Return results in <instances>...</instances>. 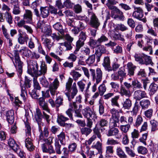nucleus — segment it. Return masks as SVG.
Wrapping results in <instances>:
<instances>
[{
  "label": "nucleus",
  "instance_id": "nucleus-1",
  "mask_svg": "<svg viewBox=\"0 0 158 158\" xmlns=\"http://www.w3.org/2000/svg\"><path fill=\"white\" fill-rule=\"evenodd\" d=\"M90 75L92 77V80L95 82L92 88V91L94 92L97 89V85L100 83L102 79V72L101 69L97 68L96 70L95 69H89Z\"/></svg>",
  "mask_w": 158,
  "mask_h": 158
},
{
  "label": "nucleus",
  "instance_id": "nucleus-2",
  "mask_svg": "<svg viewBox=\"0 0 158 158\" xmlns=\"http://www.w3.org/2000/svg\"><path fill=\"white\" fill-rule=\"evenodd\" d=\"M13 52L14 59L13 57H10V58L17 72L18 76H20L23 72V63L20 60L18 50H14Z\"/></svg>",
  "mask_w": 158,
  "mask_h": 158
},
{
  "label": "nucleus",
  "instance_id": "nucleus-3",
  "mask_svg": "<svg viewBox=\"0 0 158 158\" xmlns=\"http://www.w3.org/2000/svg\"><path fill=\"white\" fill-rule=\"evenodd\" d=\"M57 136L58 140L55 141V150L56 154L60 155L62 153L60 150L61 145L59 143V141L62 145H64L65 144L66 135L64 132L62 131Z\"/></svg>",
  "mask_w": 158,
  "mask_h": 158
},
{
  "label": "nucleus",
  "instance_id": "nucleus-4",
  "mask_svg": "<svg viewBox=\"0 0 158 158\" xmlns=\"http://www.w3.org/2000/svg\"><path fill=\"white\" fill-rule=\"evenodd\" d=\"M38 68L39 65L36 60H30L28 63L27 72L32 77H37Z\"/></svg>",
  "mask_w": 158,
  "mask_h": 158
},
{
  "label": "nucleus",
  "instance_id": "nucleus-5",
  "mask_svg": "<svg viewBox=\"0 0 158 158\" xmlns=\"http://www.w3.org/2000/svg\"><path fill=\"white\" fill-rule=\"evenodd\" d=\"M45 111L43 110L42 113L39 108H36L35 116L36 120L38 122H40L43 118L45 119L48 123H49L50 121V116Z\"/></svg>",
  "mask_w": 158,
  "mask_h": 158
},
{
  "label": "nucleus",
  "instance_id": "nucleus-6",
  "mask_svg": "<svg viewBox=\"0 0 158 158\" xmlns=\"http://www.w3.org/2000/svg\"><path fill=\"white\" fill-rule=\"evenodd\" d=\"M63 97L60 96L56 97L55 102L52 99H50L48 100V102L52 107L55 108L56 111L58 112L59 110V107L63 105Z\"/></svg>",
  "mask_w": 158,
  "mask_h": 158
},
{
  "label": "nucleus",
  "instance_id": "nucleus-7",
  "mask_svg": "<svg viewBox=\"0 0 158 158\" xmlns=\"http://www.w3.org/2000/svg\"><path fill=\"white\" fill-rule=\"evenodd\" d=\"M87 36L85 32L81 31L80 33L79 40L76 42V48L74 53L76 54H77L80 48L83 46L84 44V41L86 40Z\"/></svg>",
  "mask_w": 158,
  "mask_h": 158
},
{
  "label": "nucleus",
  "instance_id": "nucleus-8",
  "mask_svg": "<svg viewBox=\"0 0 158 158\" xmlns=\"http://www.w3.org/2000/svg\"><path fill=\"white\" fill-rule=\"evenodd\" d=\"M133 7L134 11L132 14L133 17L144 23H146L147 21L146 18L145 17L142 18L143 16V14L142 8L140 7H136L135 6H134Z\"/></svg>",
  "mask_w": 158,
  "mask_h": 158
},
{
  "label": "nucleus",
  "instance_id": "nucleus-9",
  "mask_svg": "<svg viewBox=\"0 0 158 158\" xmlns=\"http://www.w3.org/2000/svg\"><path fill=\"white\" fill-rule=\"evenodd\" d=\"M89 14L90 15V25L94 29H98L100 23L95 14L92 12L89 11Z\"/></svg>",
  "mask_w": 158,
  "mask_h": 158
},
{
  "label": "nucleus",
  "instance_id": "nucleus-10",
  "mask_svg": "<svg viewBox=\"0 0 158 158\" xmlns=\"http://www.w3.org/2000/svg\"><path fill=\"white\" fill-rule=\"evenodd\" d=\"M91 84L90 81L87 83L86 81L84 79H82L77 82V85L80 91L82 92L84 91L85 89V91L88 92Z\"/></svg>",
  "mask_w": 158,
  "mask_h": 158
},
{
  "label": "nucleus",
  "instance_id": "nucleus-11",
  "mask_svg": "<svg viewBox=\"0 0 158 158\" xmlns=\"http://www.w3.org/2000/svg\"><path fill=\"white\" fill-rule=\"evenodd\" d=\"M38 102L42 110L45 111L47 113H50V110L49 109L48 104L45 100L43 97H40L38 98Z\"/></svg>",
  "mask_w": 158,
  "mask_h": 158
},
{
  "label": "nucleus",
  "instance_id": "nucleus-12",
  "mask_svg": "<svg viewBox=\"0 0 158 158\" xmlns=\"http://www.w3.org/2000/svg\"><path fill=\"white\" fill-rule=\"evenodd\" d=\"M110 32L111 36L115 40H119L122 42L125 41L123 35L119 33L115 28L110 31Z\"/></svg>",
  "mask_w": 158,
  "mask_h": 158
},
{
  "label": "nucleus",
  "instance_id": "nucleus-13",
  "mask_svg": "<svg viewBox=\"0 0 158 158\" xmlns=\"http://www.w3.org/2000/svg\"><path fill=\"white\" fill-rule=\"evenodd\" d=\"M82 113L84 116L86 118H92L96 115L95 113L89 106H87L83 109L82 110Z\"/></svg>",
  "mask_w": 158,
  "mask_h": 158
},
{
  "label": "nucleus",
  "instance_id": "nucleus-14",
  "mask_svg": "<svg viewBox=\"0 0 158 158\" xmlns=\"http://www.w3.org/2000/svg\"><path fill=\"white\" fill-rule=\"evenodd\" d=\"M115 15H113L112 17L115 19L120 21H123L125 19V16L123 12L120 9L117 8L113 10Z\"/></svg>",
  "mask_w": 158,
  "mask_h": 158
},
{
  "label": "nucleus",
  "instance_id": "nucleus-15",
  "mask_svg": "<svg viewBox=\"0 0 158 158\" xmlns=\"http://www.w3.org/2000/svg\"><path fill=\"white\" fill-rule=\"evenodd\" d=\"M59 82L57 78H55L52 84L50 85L49 86V89L51 94L52 96H54L55 94L56 90L59 86Z\"/></svg>",
  "mask_w": 158,
  "mask_h": 158
},
{
  "label": "nucleus",
  "instance_id": "nucleus-16",
  "mask_svg": "<svg viewBox=\"0 0 158 158\" xmlns=\"http://www.w3.org/2000/svg\"><path fill=\"white\" fill-rule=\"evenodd\" d=\"M23 19L26 20V23H32V13L30 10L27 9L25 10Z\"/></svg>",
  "mask_w": 158,
  "mask_h": 158
},
{
  "label": "nucleus",
  "instance_id": "nucleus-17",
  "mask_svg": "<svg viewBox=\"0 0 158 158\" xmlns=\"http://www.w3.org/2000/svg\"><path fill=\"white\" fill-rule=\"evenodd\" d=\"M14 113L13 110H11L6 112L5 116L9 123L12 124L14 121Z\"/></svg>",
  "mask_w": 158,
  "mask_h": 158
},
{
  "label": "nucleus",
  "instance_id": "nucleus-18",
  "mask_svg": "<svg viewBox=\"0 0 158 158\" xmlns=\"http://www.w3.org/2000/svg\"><path fill=\"white\" fill-rule=\"evenodd\" d=\"M119 131L117 128L112 127L108 131L107 135L108 136H116L117 139H119L121 137V135H119Z\"/></svg>",
  "mask_w": 158,
  "mask_h": 158
},
{
  "label": "nucleus",
  "instance_id": "nucleus-19",
  "mask_svg": "<svg viewBox=\"0 0 158 158\" xmlns=\"http://www.w3.org/2000/svg\"><path fill=\"white\" fill-rule=\"evenodd\" d=\"M42 40L43 41L42 44L45 48L50 51L54 45L53 42H52L51 39L48 38H42Z\"/></svg>",
  "mask_w": 158,
  "mask_h": 158
},
{
  "label": "nucleus",
  "instance_id": "nucleus-20",
  "mask_svg": "<svg viewBox=\"0 0 158 158\" xmlns=\"http://www.w3.org/2000/svg\"><path fill=\"white\" fill-rule=\"evenodd\" d=\"M78 92L77 88H71V90L68 92H66L65 94L68 97L69 101H70L73 98Z\"/></svg>",
  "mask_w": 158,
  "mask_h": 158
},
{
  "label": "nucleus",
  "instance_id": "nucleus-21",
  "mask_svg": "<svg viewBox=\"0 0 158 158\" xmlns=\"http://www.w3.org/2000/svg\"><path fill=\"white\" fill-rule=\"evenodd\" d=\"M25 145L27 149L30 152L35 149V146L33 143L32 140L29 137L25 139Z\"/></svg>",
  "mask_w": 158,
  "mask_h": 158
},
{
  "label": "nucleus",
  "instance_id": "nucleus-22",
  "mask_svg": "<svg viewBox=\"0 0 158 158\" xmlns=\"http://www.w3.org/2000/svg\"><path fill=\"white\" fill-rule=\"evenodd\" d=\"M146 95V94L144 91L138 90L135 92L134 98L136 100H140L144 98Z\"/></svg>",
  "mask_w": 158,
  "mask_h": 158
},
{
  "label": "nucleus",
  "instance_id": "nucleus-23",
  "mask_svg": "<svg viewBox=\"0 0 158 158\" xmlns=\"http://www.w3.org/2000/svg\"><path fill=\"white\" fill-rule=\"evenodd\" d=\"M104 127H100L99 128H98L96 126L95 128L93 129V131L94 133L97 135V137L100 139L101 140V139L102 135L101 134V133L104 132L106 131V129Z\"/></svg>",
  "mask_w": 158,
  "mask_h": 158
},
{
  "label": "nucleus",
  "instance_id": "nucleus-24",
  "mask_svg": "<svg viewBox=\"0 0 158 158\" xmlns=\"http://www.w3.org/2000/svg\"><path fill=\"white\" fill-rule=\"evenodd\" d=\"M40 15L43 18L47 17L49 14V9L48 7H41L40 9Z\"/></svg>",
  "mask_w": 158,
  "mask_h": 158
},
{
  "label": "nucleus",
  "instance_id": "nucleus-25",
  "mask_svg": "<svg viewBox=\"0 0 158 158\" xmlns=\"http://www.w3.org/2000/svg\"><path fill=\"white\" fill-rule=\"evenodd\" d=\"M39 130L40 133L39 135V139H41V137L43 136V138H47L49 135V131L48 128L45 126L44 129L43 131H42L41 127L40 126L39 127Z\"/></svg>",
  "mask_w": 158,
  "mask_h": 158
},
{
  "label": "nucleus",
  "instance_id": "nucleus-26",
  "mask_svg": "<svg viewBox=\"0 0 158 158\" xmlns=\"http://www.w3.org/2000/svg\"><path fill=\"white\" fill-rule=\"evenodd\" d=\"M8 144L14 151H17L19 148L18 145L15 143L14 139L12 138H10L8 139Z\"/></svg>",
  "mask_w": 158,
  "mask_h": 158
},
{
  "label": "nucleus",
  "instance_id": "nucleus-27",
  "mask_svg": "<svg viewBox=\"0 0 158 158\" xmlns=\"http://www.w3.org/2000/svg\"><path fill=\"white\" fill-rule=\"evenodd\" d=\"M119 78V80L121 83H122L124 78L126 77L127 76V73L125 69L122 67L119 69L117 72Z\"/></svg>",
  "mask_w": 158,
  "mask_h": 158
},
{
  "label": "nucleus",
  "instance_id": "nucleus-28",
  "mask_svg": "<svg viewBox=\"0 0 158 158\" xmlns=\"http://www.w3.org/2000/svg\"><path fill=\"white\" fill-rule=\"evenodd\" d=\"M110 58L108 56L105 57L102 64L106 70L108 71L110 67Z\"/></svg>",
  "mask_w": 158,
  "mask_h": 158
},
{
  "label": "nucleus",
  "instance_id": "nucleus-29",
  "mask_svg": "<svg viewBox=\"0 0 158 158\" xmlns=\"http://www.w3.org/2000/svg\"><path fill=\"white\" fill-rule=\"evenodd\" d=\"M19 52L23 56L27 57H29L30 54L31 52V50L26 47H23L19 50Z\"/></svg>",
  "mask_w": 158,
  "mask_h": 158
},
{
  "label": "nucleus",
  "instance_id": "nucleus-30",
  "mask_svg": "<svg viewBox=\"0 0 158 158\" xmlns=\"http://www.w3.org/2000/svg\"><path fill=\"white\" fill-rule=\"evenodd\" d=\"M143 62L142 63V64H145L147 65L150 64L152 65L153 64L150 56L143 53Z\"/></svg>",
  "mask_w": 158,
  "mask_h": 158
},
{
  "label": "nucleus",
  "instance_id": "nucleus-31",
  "mask_svg": "<svg viewBox=\"0 0 158 158\" xmlns=\"http://www.w3.org/2000/svg\"><path fill=\"white\" fill-rule=\"evenodd\" d=\"M47 71V66L44 63H42L40 66V69L38 70L37 73V76H40L42 75H44Z\"/></svg>",
  "mask_w": 158,
  "mask_h": 158
},
{
  "label": "nucleus",
  "instance_id": "nucleus-32",
  "mask_svg": "<svg viewBox=\"0 0 158 158\" xmlns=\"http://www.w3.org/2000/svg\"><path fill=\"white\" fill-rule=\"evenodd\" d=\"M118 3V2L116 0H108L106 5L109 9L114 10L117 8L114 5Z\"/></svg>",
  "mask_w": 158,
  "mask_h": 158
},
{
  "label": "nucleus",
  "instance_id": "nucleus-33",
  "mask_svg": "<svg viewBox=\"0 0 158 158\" xmlns=\"http://www.w3.org/2000/svg\"><path fill=\"white\" fill-rule=\"evenodd\" d=\"M69 119L68 118L66 117L62 114H60L58 116L57 121L60 126H62L65 122Z\"/></svg>",
  "mask_w": 158,
  "mask_h": 158
},
{
  "label": "nucleus",
  "instance_id": "nucleus-34",
  "mask_svg": "<svg viewBox=\"0 0 158 158\" xmlns=\"http://www.w3.org/2000/svg\"><path fill=\"white\" fill-rule=\"evenodd\" d=\"M158 88V86L156 84L154 83H151L149 89L150 95H152L154 94L156 92Z\"/></svg>",
  "mask_w": 158,
  "mask_h": 158
},
{
  "label": "nucleus",
  "instance_id": "nucleus-35",
  "mask_svg": "<svg viewBox=\"0 0 158 158\" xmlns=\"http://www.w3.org/2000/svg\"><path fill=\"white\" fill-rule=\"evenodd\" d=\"M127 65L128 66V75L130 76H133L136 66L133 65L132 63H128Z\"/></svg>",
  "mask_w": 158,
  "mask_h": 158
},
{
  "label": "nucleus",
  "instance_id": "nucleus-36",
  "mask_svg": "<svg viewBox=\"0 0 158 158\" xmlns=\"http://www.w3.org/2000/svg\"><path fill=\"white\" fill-rule=\"evenodd\" d=\"M53 28L62 35H64V31L63 29L62 25L60 23H56L53 26Z\"/></svg>",
  "mask_w": 158,
  "mask_h": 158
},
{
  "label": "nucleus",
  "instance_id": "nucleus-37",
  "mask_svg": "<svg viewBox=\"0 0 158 158\" xmlns=\"http://www.w3.org/2000/svg\"><path fill=\"white\" fill-rule=\"evenodd\" d=\"M139 103L143 109H147L150 105V102L148 99H143L139 102Z\"/></svg>",
  "mask_w": 158,
  "mask_h": 158
},
{
  "label": "nucleus",
  "instance_id": "nucleus-38",
  "mask_svg": "<svg viewBox=\"0 0 158 158\" xmlns=\"http://www.w3.org/2000/svg\"><path fill=\"white\" fill-rule=\"evenodd\" d=\"M43 138V136L41 137V139H39V141L42 142H45V144L48 145H51L52 143V139L53 137H50L48 138Z\"/></svg>",
  "mask_w": 158,
  "mask_h": 158
},
{
  "label": "nucleus",
  "instance_id": "nucleus-39",
  "mask_svg": "<svg viewBox=\"0 0 158 158\" xmlns=\"http://www.w3.org/2000/svg\"><path fill=\"white\" fill-rule=\"evenodd\" d=\"M116 152L117 155L120 158H127V156L120 147H117Z\"/></svg>",
  "mask_w": 158,
  "mask_h": 158
},
{
  "label": "nucleus",
  "instance_id": "nucleus-40",
  "mask_svg": "<svg viewBox=\"0 0 158 158\" xmlns=\"http://www.w3.org/2000/svg\"><path fill=\"white\" fill-rule=\"evenodd\" d=\"M132 105L131 101L129 98H127L123 104V107L124 109H129Z\"/></svg>",
  "mask_w": 158,
  "mask_h": 158
},
{
  "label": "nucleus",
  "instance_id": "nucleus-41",
  "mask_svg": "<svg viewBox=\"0 0 158 158\" xmlns=\"http://www.w3.org/2000/svg\"><path fill=\"white\" fill-rule=\"evenodd\" d=\"M139 100H136L135 104V106L133 108L132 110L131 111L132 115L133 116H136L138 113L139 107L138 101Z\"/></svg>",
  "mask_w": 158,
  "mask_h": 158
},
{
  "label": "nucleus",
  "instance_id": "nucleus-42",
  "mask_svg": "<svg viewBox=\"0 0 158 158\" xmlns=\"http://www.w3.org/2000/svg\"><path fill=\"white\" fill-rule=\"evenodd\" d=\"M70 74L72 76L73 79L75 81L77 80L81 76V73L74 70L71 71Z\"/></svg>",
  "mask_w": 158,
  "mask_h": 158
},
{
  "label": "nucleus",
  "instance_id": "nucleus-43",
  "mask_svg": "<svg viewBox=\"0 0 158 158\" xmlns=\"http://www.w3.org/2000/svg\"><path fill=\"white\" fill-rule=\"evenodd\" d=\"M150 122L152 126V131H154L158 130V122L152 119L151 120Z\"/></svg>",
  "mask_w": 158,
  "mask_h": 158
},
{
  "label": "nucleus",
  "instance_id": "nucleus-44",
  "mask_svg": "<svg viewBox=\"0 0 158 158\" xmlns=\"http://www.w3.org/2000/svg\"><path fill=\"white\" fill-rule=\"evenodd\" d=\"M29 40L28 36L26 34L24 36L21 37H18V43L21 44H25V42L27 43V41Z\"/></svg>",
  "mask_w": 158,
  "mask_h": 158
},
{
  "label": "nucleus",
  "instance_id": "nucleus-45",
  "mask_svg": "<svg viewBox=\"0 0 158 158\" xmlns=\"http://www.w3.org/2000/svg\"><path fill=\"white\" fill-rule=\"evenodd\" d=\"M102 143L99 141H97L96 143L92 145V147L96 149L98 151V154L102 153Z\"/></svg>",
  "mask_w": 158,
  "mask_h": 158
},
{
  "label": "nucleus",
  "instance_id": "nucleus-46",
  "mask_svg": "<svg viewBox=\"0 0 158 158\" xmlns=\"http://www.w3.org/2000/svg\"><path fill=\"white\" fill-rule=\"evenodd\" d=\"M95 59V55L93 54L89 56L88 58L86 60V63L89 65L90 66L94 62Z\"/></svg>",
  "mask_w": 158,
  "mask_h": 158
},
{
  "label": "nucleus",
  "instance_id": "nucleus-47",
  "mask_svg": "<svg viewBox=\"0 0 158 158\" xmlns=\"http://www.w3.org/2000/svg\"><path fill=\"white\" fill-rule=\"evenodd\" d=\"M143 53L141 54L136 53L134 55L135 60L138 62L139 64H142L143 62Z\"/></svg>",
  "mask_w": 158,
  "mask_h": 158
},
{
  "label": "nucleus",
  "instance_id": "nucleus-48",
  "mask_svg": "<svg viewBox=\"0 0 158 158\" xmlns=\"http://www.w3.org/2000/svg\"><path fill=\"white\" fill-rule=\"evenodd\" d=\"M120 64L116 62H114L112 64V67L110 66L108 72L113 71L114 72L116 71L120 67Z\"/></svg>",
  "mask_w": 158,
  "mask_h": 158
},
{
  "label": "nucleus",
  "instance_id": "nucleus-49",
  "mask_svg": "<svg viewBox=\"0 0 158 158\" xmlns=\"http://www.w3.org/2000/svg\"><path fill=\"white\" fill-rule=\"evenodd\" d=\"M92 131V129L88 127H83L81 128V131L82 134L86 136L90 134Z\"/></svg>",
  "mask_w": 158,
  "mask_h": 158
},
{
  "label": "nucleus",
  "instance_id": "nucleus-50",
  "mask_svg": "<svg viewBox=\"0 0 158 158\" xmlns=\"http://www.w3.org/2000/svg\"><path fill=\"white\" fill-rule=\"evenodd\" d=\"M131 127L130 124H127L125 125H121L120 126L119 128L122 133H126L129 130Z\"/></svg>",
  "mask_w": 158,
  "mask_h": 158
},
{
  "label": "nucleus",
  "instance_id": "nucleus-51",
  "mask_svg": "<svg viewBox=\"0 0 158 158\" xmlns=\"http://www.w3.org/2000/svg\"><path fill=\"white\" fill-rule=\"evenodd\" d=\"M26 127V132L27 135L30 136L31 134V128L28 121H24Z\"/></svg>",
  "mask_w": 158,
  "mask_h": 158
},
{
  "label": "nucleus",
  "instance_id": "nucleus-52",
  "mask_svg": "<svg viewBox=\"0 0 158 158\" xmlns=\"http://www.w3.org/2000/svg\"><path fill=\"white\" fill-rule=\"evenodd\" d=\"M120 94L122 96L125 95L128 97H130L131 95L130 91L127 90L125 87L123 86L121 87Z\"/></svg>",
  "mask_w": 158,
  "mask_h": 158
},
{
  "label": "nucleus",
  "instance_id": "nucleus-53",
  "mask_svg": "<svg viewBox=\"0 0 158 158\" xmlns=\"http://www.w3.org/2000/svg\"><path fill=\"white\" fill-rule=\"evenodd\" d=\"M119 98V96H116L112 98L111 100V105L113 106L119 107V105L118 102V100Z\"/></svg>",
  "mask_w": 158,
  "mask_h": 158
},
{
  "label": "nucleus",
  "instance_id": "nucleus-54",
  "mask_svg": "<svg viewBox=\"0 0 158 158\" xmlns=\"http://www.w3.org/2000/svg\"><path fill=\"white\" fill-rule=\"evenodd\" d=\"M106 88L104 84H101L98 87V90L101 96H102L106 91Z\"/></svg>",
  "mask_w": 158,
  "mask_h": 158
},
{
  "label": "nucleus",
  "instance_id": "nucleus-55",
  "mask_svg": "<svg viewBox=\"0 0 158 158\" xmlns=\"http://www.w3.org/2000/svg\"><path fill=\"white\" fill-rule=\"evenodd\" d=\"M125 151L128 155L131 157H134L136 155L134 151L131 149L129 147L126 146L125 147Z\"/></svg>",
  "mask_w": 158,
  "mask_h": 158
},
{
  "label": "nucleus",
  "instance_id": "nucleus-56",
  "mask_svg": "<svg viewBox=\"0 0 158 158\" xmlns=\"http://www.w3.org/2000/svg\"><path fill=\"white\" fill-rule=\"evenodd\" d=\"M142 117L140 115H138L136 118V121L134 126L138 128L142 124L143 122Z\"/></svg>",
  "mask_w": 158,
  "mask_h": 158
},
{
  "label": "nucleus",
  "instance_id": "nucleus-57",
  "mask_svg": "<svg viewBox=\"0 0 158 158\" xmlns=\"http://www.w3.org/2000/svg\"><path fill=\"white\" fill-rule=\"evenodd\" d=\"M71 43L70 42H65L63 43H60L59 44L62 46L64 47L66 50H71L72 48Z\"/></svg>",
  "mask_w": 158,
  "mask_h": 158
},
{
  "label": "nucleus",
  "instance_id": "nucleus-58",
  "mask_svg": "<svg viewBox=\"0 0 158 158\" xmlns=\"http://www.w3.org/2000/svg\"><path fill=\"white\" fill-rule=\"evenodd\" d=\"M64 33L63 35L60 34L59 35H57L55 33H53L51 35V37L54 40L58 41L60 40L63 39L64 38Z\"/></svg>",
  "mask_w": 158,
  "mask_h": 158
},
{
  "label": "nucleus",
  "instance_id": "nucleus-59",
  "mask_svg": "<svg viewBox=\"0 0 158 158\" xmlns=\"http://www.w3.org/2000/svg\"><path fill=\"white\" fill-rule=\"evenodd\" d=\"M114 28L117 30H120L122 31H124L128 29L127 26L122 24H117Z\"/></svg>",
  "mask_w": 158,
  "mask_h": 158
},
{
  "label": "nucleus",
  "instance_id": "nucleus-60",
  "mask_svg": "<svg viewBox=\"0 0 158 158\" xmlns=\"http://www.w3.org/2000/svg\"><path fill=\"white\" fill-rule=\"evenodd\" d=\"M108 122L107 120L103 118H102L100 119L97 123L96 125L99 126L101 127H105L107 126Z\"/></svg>",
  "mask_w": 158,
  "mask_h": 158
},
{
  "label": "nucleus",
  "instance_id": "nucleus-61",
  "mask_svg": "<svg viewBox=\"0 0 158 158\" xmlns=\"http://www.w3.org/2000/svg\"><path fill=\"white\" fill-rule=\"evenodd\" d=\"M89 46L93 48L97 47L100 44L99 43L97 40L93 39H90L89 42Z\"/></svg>",
  "mask_w": 158,
  "mask_h": 158
},
{
  "label": "nucleus",
  "instance_id": "nucleus-62",
  "mask_svg": "<svg viewBox=\"0 0 158 158\" xmlns=\"http://www.w3.org/2000/svg\"><path fill=\"white\" fill-rule=\"evenodd\" d=\"M119 120L117 117H111L110 119V123L112 124V126L114 127H118L117 124L119 122Z\"/></svg>",
  "mask_w": 158,
  "mask_h": 158
},
{
  "label": "nucleus",
  "instance_id": "nucleus-63",
  "mask_svg": "<svg viewBox=\"0 0 158 158\" xmlns=\"http://www.w3.org/2000/svg\"><path fill=\"white\" fill-rule=\"evenodd\" d=\"M137 150L138 153L143 155L146 154L148 152L147 149L145 147L142 146L139 147Z\"/></svg>",
  "mask_w": 158,
  "mask_h": 158
},
{
  "label": "nucleus",
  "instance_id": "nucleus-64",
  "mask_svg": "<svg viewBox=\"0 0 158 158\" xmlns=\"http://www.w3.org/2000/svg\"><path fill=\"white\" fill-rule=\"evenodd\" d=\"M131 85L134 88H142L141 84L136 80H135L132 81Z\"/></svg>",
  "mask_w": 158,
  "mask_h": 158
}]
</instances>
